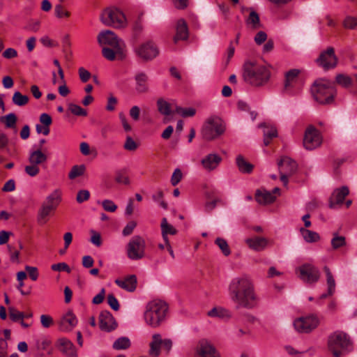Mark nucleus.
Returning a JSON list of instances; mask_svg holds the SVG:
<instances>
[{
	"label": "nucleus",
	"instance_id": "10",
	"mask_svg": "<svg viewBox=\"0 0 357 357\" xmlns=\"http://www.w3.org/2000/svg\"><path fill=\"white\" fill-rule=\"evenodd\" d=\"M146 241L139 235L132 236L126 245L128 257L131 260H139L144 257Z\"/></svg>",
	"mask_w": 357,
	"mask_h": 357
},
{
	"label": "nucleus",
	"instance_id": "19",
	"mask_svg": "<svg viewBox=\"0 0 357 357\" xmlns=\"http://www.w3.org/2000/svg\"><path fill=\"white\" fill-rule=\"evenodd\" d=\"M197 357H219L215 348L205 340H201L197 347Z\"/></svg>",
	"mask_w": 357,
	"mask_h": 357
},
{
	"label": "nucleus",
	"instance_id": "37",
	"mask_svg": "<svg viewBox=\"0 0 357 357\" xmlns=\"http://www.w3.org/2000/svg\"><path fill=\"white\" fill-rule=\"evenodd\" d=\"M207 314L210 317H218V318H229L231 317V313L228 310L218 307H213L207 312Z\"/></svg>",
	"mask_w": 357,
	"mask_h": 357
},
{
	"label": "nucleus",
	"instance_id": "15",
	"mask_svg": "<svg viewBox=\"0 0 357 357\" xmlns=\"http://www.w3.org/2000/svg\"><path fill=\"white\" fill-rule=\"evenodd\" d=\"M135 52L143 60L149 61L159 54V50L154 42L148 40L141 44L136 49Z\"/></svg>",
	"mask_w": 357,
	"mask_h": 357
},
{
	"label": "nucleus",
	"instance_id": "29",
	"mask_svg": "<svg viewBox=\"0 0 357 357\" xmlns=\"http://www.w3.org/2000/svg\"><path fill=\"white\" fill-rule=\"evenodd\" d=\"M259 128H264V144L265 146H268L270 144L271 140L273 137H277V130L274 126L266 123L259 124Z\"/></svg>",
	"mask_w": 357,
	"mask_h": 357
},
{
	"label": "nucleus",
	"instance_id": "33",
	"mask_svg": "<svg viewBox=\"0 0 357 357\" xmlns=\"http://www.w3.org/2000/svg\"><path fill=\"white\" fill-rule=\"evenodd\" d=\"M236 165L239 171L244 174H249L253 169V165L249 162L246 161L245 158L239 155L236 159Z\"/></svg>",
	"mask_w": 357,
	"mask_h": 357
},
{
	"label": "nucleus",
	"instance_id": "61",
	"mask_svg": "<svg viewBox=\"0 0 357 357\" xmlns=\"http://www.w3.org/2000/svg\"><path fill=\"white\" fill-rule=\"evenodd\" d=\"M51 342L47 338H43L36 342V347L38 350H47Z\"/></svg>",
	"mask_w": 357,
	"mask_h": 357
},
{
	"label": "nucleus",
	"instance_id": "63",
	"mask_svg": "<svg viewBox=\"0 0 357 357\" xmlns=\"http://www.w3.org/2000/svg\"><path fill=\"white\" fill-rule=\"evenodd\" d=\"M344 26L345 28L354 29L356 26H357V18L347 17L344 20Z\"/></svg>",
	"mask_w": 357,
	"mask_h": 357
},
{
	"label": "nucleus",
	"instance_id": "55",
	"mask_svg": "<svg viewBox=\"0 0 357 357\" xmlns=\"http://www.w3.org/2000/svg\"><path fill=\"white\" fill-rule=\"evenodd\" d=\"M183 176L182 172L180 169L177 168L173 172L171 177V183L172 185H176L181 180Z\"/></svg>",
	"mask_w": 357,
	"mask_h": 357
},
{
	"label": "nucleus",
	"instance_id": "8",
	"mask_svg": "<svg viewBox=\"0 0 357 357\" xmlns=\"http://www.w3.org/2000/svg\"><path fill=\"white\" fill-rule=\"evenodd\" d=\"M225 126L218 118L208 119L202 128V137L206 140H213L224 133Z\"/></svg>",
	"mask_w": 357,
	"mask_h": 357
},
{
	"label": "nucleus",
	"instance_id": "25",
	"mask_svg": "<svg viewBox=\"0 0 357 357\" xmlns=\"http://www.w3.org/2000/svg\"><path fill=\"white\" fill-rule=\"evenodd\" d=\"M103 47L102 50V54L103 56L109 61H113L116 58L119 59H123L125 57V47H121L119 50V47Z\"/></svg>",
	"mask_w": 357,
	"mask_h": 357
},
{
	"label": "nucleus",
	"instance_id": "49",
	"mask_svg": "<svg viewBox=\"0 0 357 357\" xmlns=\"http://www.w3.org/2000/svg\"><path fill=\"white\" fill-rule=\"evenodd\" d=\"M175 112L183 117L193 116L196 113L195 109L192 107L183 108L176 107Z\"/></svg>",
	"mask_w": 357,
	"mask_h": 357
},
{
	"label": "nucleus",
	"instance_id": "16",
	"mask_svg": "<svg viewBox=\"0 0 357 357\" xmlns=\"http://www.w3.org/2000/svg\"><path fill=\"white\" fill-rule=\"evenodd\" d=\"M98 42L100 45H108L110 47H126L124 42L118 38L114 32L110 30H105L98 35Z\"/></svg>",
	"mask_w": 357,
	"mask_h": 357
},
{
	"label": "nucleus",
	"instance_id": "35",
	"mask_svg": "<svg viewBox=\"0 0 357 357\" xmlns=\"http://www.w3.org/2000/svg\"><path fill=\"white\" fill-rule=\"evenodd\" d=\"M300 231L304 240L307 243H315L319 241L320 236L316 232L305 228H301Z\"/></svg>",
	"mask_w": 357,
	"mask_h": 357
},
{
	"label": "nucleus",
	"instance_id": "31",
	"mask_svg": "<svg viewBox=\"0 0 357 357\" xmlns=\"http://www.w3.org/2000/svg\"><path fill=\"white\" fill-rule=\"evenodd\" d=\"M47 155L43 153L40 149L31 151L29 156V162L38 166L39 165L46 162Z\"/></svg>",
	"mask_w": 357,
	"mask_h": 357
},
{
	"label": "nucleus",
	"instance_id": "11",
	"mask_svg": "<svg viewBox=\"0 0 357 357\" xmlns=\"http://www.w3.org/2000/svg\"><path fill=\"white\" fill-rule=\"evenodd\" d=\"M149 354L151 357H158L160 354V349L162 348L168 354L172 347V341L170 339H162L159 333L152 335L151 341L149 343Z\"/></svg>",
	"mask_w": 357,
	"mask_h": 357
},
{
	"label": "nucleus",
	"instance_id": "36",
	"mask_svg": "<svg viewBox=\"0 0 357 357\" xmlns=\"http://www.w3.org/2000/svg\"><path fill=\"white\" fill-rule=\"evenodd\" d=\"M157 106L159 112L166 116L174 114L172 110L171 104L162 98H160L157 101Z\"/></svg>",
	"mask_w": 357,
	"mask_h": 357
},
{
	"label": "nucleus",
	"instance_id": "57",
	"mask_svg": "<svg viewBox=\"0 0 357 357\" xmlns=\"http://www.w3.org/2000/svg\"><path fill=\"white\" fill-rule=\"evenodd\" d=\"M24 171L28 175L33 177L38 174L40 169L38 166L30 164L29 165H26L25 167Z\"/></svg>",
	"mask_w": 357,
	"mask_h": 357
},
{
	"label": "nucleus",
	"instance_id": "17",
	"mask_svg": "<svg viewBox=\"0 0 357 357\" xmlns=\"http://www.w3.org/2000/svg\"><path fill=\"white\" fill-rule=\"evenodd\" d=\"M317 63L325 70L334 68L337 63V58L335 54L334 49L329 47L326 51L321 52L317 59Z\"/></svg>",
	"mask_w": 357,
	"mask_h": 357
},
{
	"label": "nucleus",
	"instance_id": "62",
	"mask_svg": "<svg viewBox=\"0 0 357 357\" xmlns=\"http://www.w3.org/2000/svg\"><path fill=\"white\" fill-rule=\"evenodd\" d=\"M136 226L137 223L135 221H130L123 229V235L125 236L130 235L132 233L135 228L136 227Z\"/></svg>",
	"mask_w": 357,
	"mask_h": 357
},
{
	"label": "nucleus",
	"instance_id": "5",
	"mask_svg": "<svg viewBox=\"0 0 357 357\" xmlns=\"http://www.w3.org/2000/svg\"><path fill=\"white\" fill-rule=\"evenodd\" d=\"M328 347L334 357H340L353 349L349 337L342 331H335L328 337Z\"/></svg>",
	"mask_w": 357,
	"mask_h": 357
},
{
	"label": "nucleus",
	"instance_id": "32",
	"mask_svg": "<svg viewBox=\"0 0 357 357\" xmlns=\"http://www.w3.org/2000/svg\"><path fill=\"white\" fill-rule=\"evenodd\" d=\"M246 26L248 29L256 30L261 26L259 16L254 10L250 13L248 17L245 20Z\"/></svg>",
	"mask_w": 357,
	"mask_h": 357
},
{
	"label": "nucleus",
	"instance_id": "58",
	"mask_svg": "<svg viewBox=\"0 0 357 357\" xmlns=\"http://www.w3.org/2000/svg\"><path fill=\"white\" fill-rule=\"evenodd\" d=\"M91 239H90L91 243L97 247H100L102 244L100 234L94 230L91 231Z\"/></svg>",
	"mask_w": 357,
	"mask_h": 357
},
{
	"label": "nucleus",
	"instance_id": "40",
	"mask_svg": "<svg viewBox=\"0 0 357 357\" xmlns=\"http://www.w3.org/2000/svg\"><path fill=\"white\" fill-rule=\"evenodd\" d=\"M130 345L131 342L128 337H121L114 342L112 347L116 350H123L128 349Z\"/></svg>",
	"mask_w": 357,
	"mask_h": 357
},
{
	"label": "nucleus",
	"instance_id": "64",
	"mask_svg": "<svg viewBox=\"0 0 357 357\" xmlns=\"http://www.w3.org/2000/svg\"><path fill=\"white\" fill-rule=\"evenodd\" d=\"M78 73L79 78L83 82H86L91 77V73L82 67L79 68Z\"/></svg>",
	"mask_w": 357,
	"mask_h": 357
},
{
	"label": "nucleus",
	"instance_id": "21",
	"mask_svg": "<svg viewBox=\"0 0 357 357\" xmlns=\"http://www.w3.org/2000/svg\"><path fill=\"white\" fill-rule=\"evenodd\" d=\"M99 326L102 331L109 332L116 328V323L109 311H102L99 316Z\"/></svg>",
	"mask_w": 357,
	"mask_h": 357
},
{
	"label": "nucleus",
	"instance_id": "28",
	"mask_svg": "<svg viewBox=\"0 0 357 357\" xmlns=\"http://www.w3.org/2000/svg\"><path fill=\"white\" fill-rule=\"evenodd\" d=\"M135 80L136 83L135 89L138 93H144L149 91V77L145 73H137L135 76Z\"/></svg>",
	"mask_w": 357,
	"mask_h": 357
},
{
	"label": "nucleus",
	"instance_id": "50",
	"mask_svg": "<svg viewBox=\"0 0 357 357\" xmlns=\"http://www.w3.org/2000/svg\"><path fill=\"white\" fill-rule=\"evenodd\" d=\"M9 316L12 321H17L19 320H22L24 318V314L16 310L13 307H10L8 308Z\"/></svg>",
	"mask_w": 357,
	"mask_h": 357
},
{
	"label": "nucleus",
	"instance_id": "3",
	"mask_svg": "<svg viewBox=\"0 0 357 357\" xmlns=\"http://www.w3.org/2000/svg\"><path fill=\"white\" fill-rule=\"evenodd\" d=\"M168 310L167 305L160 300L149 302L144 313L146 324L152 328H157L165 321Z\"/></svg>",
	"mask_w": 357,
	"mask_h": 357
},
{
	"label": "nucleus",
	"instance_id": "38",
	"mask_svg": "<svg viewBox=\"0 0 357 357\" xmlns=\"http://www.w3.org/2000/svg\"><path fill=\"white\" fill-rule=\"evenodd\" d=\"M324 270L326 276V283L328 289V294L333 295L335 291V279L333 278L332 273L331 272L330 268L328 266H324Z\"/></svg>",
	"mask_w": 357,
	"mask_h": 357
},
{
	"label": "nucleus",
	"instance_id": "24",
	"mask_svg": "<svg viewBox=\"0 0 357 357\" xmlns=\"http://www.w3.org/2000/svg\"><path fill=\"white\" fill-rule=\"evenodd\" d=\"M349 192L348 188L344 186L334 190L330 198V208H335L337 205L342 204Z\"/></svg>",
	"mask_w": 357,
	"mask_h": 357
},
{
	"label": "nucleus",
	"instance_id": "48",
	"mask_svg": "<svg viewBox=\"0 0 357 357\" xmlns=\"http://www.w3.org/2000/svg\"><path fill=\"white\" fill-rule=\"evenodd\" d=\"M336 82L344 87H348L349 86L351 83L352 80L348 75H343V74H339L336 76L335 78Z\"/></svg>",
	"mask_w": 357,
	"mask_h": 357
},
{
	"label": "nucleus",
	"instance_id": "42",
	"mask_svg": "<svg viewBox=\"0 0 357 357\" xmlns=\"http://www.w3.org/2000/svg\"><path fill=\"white\" fill-rule=\"evenodd\" d=\"M17 120V116L14 113H9L1 119V121L4 123L6 127L8 128H15Z\"/></svg>",
	"mask_w": 357,
	"mask_h": 357
},
{
	"label": "nucleus",
	"instance_id": "1",
	"mask_svg": "<svg viewBox=\"0 0 357 357\" xmlns=\"http://www.w3.org/2000/svg\"><path fill=\"white\" fill-rule=\"evenodd\" d=\"M229 295L237 308L253 309L259 303L254 282L248 275H241L234 278L229 284Z\"/></svg>",
	"mask_w": 357,
	"mask_h": 357
},
{
	"label": "nucleus",
	"instance_id": "27",
	"mask_svg": "<svg viewBox=\"0 0 357 357\" xmlns=\"http://www.w3.org/2000/svg\"><path fill=\"white\" fill-rule=\"evenodd\" d=\"M188 38V29L187 24L183 19H180L177 22L176 28V35L174 37V43L179 40H185Z\"/></svg>",
	"mask_w": 357,
	"mask_h": 357
},
{
	"label": "nucleus",
	"instance_id": "6",
	"mask_svg": "<svg viewBox=\"0 0 357 357\" xmlns=\"http://www.w3.org/2000/svg\"><path fill=\"white\" fill-rule=\"evenodd\" d=\"M61 201V192L55 190L50 194L43 202L38 214V222L40 224L47 222V217L54 211Z\"/></svg>",
	"mask_w": 357,
	"mask_h": 357
},
{
	"label": "nucleus",
	"instance_id": "39",
	"mask_svg": "<svg viewBox=\"0 0 357 357\" xmlns=\"http://www.w3.org/2000/svg\"><path fill=\"white\" fill-rule=\"evenodd\" d=\"M29 98L22 94L20 91H15L12 97V102L15 105L23 107L28 104Z\"/></svg>",
	"mask_w": 357,
	"mask_h": 357
},
{
	"label": "nucleus",
	"instance_id": "20",
	"mask_svg": "<svg viewBox=\"0 0 357 357\" xmlns=\"http://www.w3.org/2000/svg\"><path fill=\"white\" fill-rule=\"evenodd\" d=\"M77 324V319L71 310H68L59 322V330L63 332L70 331Z\"/></svg>",
	"mask_w": 357,
	"mask_h": 357
},
{
	"label": "nucleus",
	"instance_id": "22",
	"mask_svg": "<svg viewBox=\"0 0 357 357\" xmlns=\"http://www.w3.org/2000/svg\"><path fill=\"white\" fill-rule=\"evenodd\" d=\"M58 349L68 357H77V351L71 341L66 338H60L57 341Z\"/></svg>",
	"mask_w": 357,
	"mask_h": 357
},
{
	"label": "nucleus",
	"instance_id": "14",
	"mask_svg": "<svg viewBox=\"0 0 357 357\" xmlns=\"http://www.w3.org/2000/svg\"><path fill=\"white\" fill-rule=\"evenodd\" d=\"M319 324L318 317L315 315L303 317L294 321L295 329L299 333H310L317 327Z\"/></svg>",
	"mask_w": 357,
	"mask_h": 357
},
{
	"label": "nucleus",
	"instance_id": "60",
	"mask_svg": "<svg viewBox=\"0 0 357 357\" xmlns=\"http://www.w3.org/2000/svg\"><path fill=\"white\" fill-rule=\"evenodd\" d=\"M107 303L111 308L115 311L119 310V303L116 298L113 294H109L107 296Z\"/></svg>",
	"mask_w": 357,
	"mask_h": 357
},
{
	"label": "nucleus",
	"instance_id": "47",
	"mask_svg": "<svg viewBox=\"0 0 357 357\" xmlns=\"http://www.w3.org/2000/svg\"><path fill=\"white\" fill-rule=\"evenodd\" d=\"M85 171L84 165H75L72 167L69 172L68 177L70 179H75V178L84 174Z\"/></svg>",
	"mask_w": 357,
	"mask_h": 357
},
{
	"label": "nucleus",
	"instance_id": "9",
	"mask_svg": "<svg viewBox=\"0 0 357 357\" xmlns=\"http://www.w3.org/2000/svg\"><path fill=\"white\" fill-rule=\"evenodd\" d=\"M298 278L305 284L313 285L320 279L319 269L314 264L305 263L296 268Z\"/></svg>",
	"mask_w": 357,
	"mask_h": 357
},
{
	"label": "nucleus",
	"instance_id": "45",
	"mask_svg": "<svg viewBox=\"0 0 357 357\" xmlns=\"http://www.w3.org/2000/svg\"><path fill=\"white\" fill-rule=\"evenodd\" d=\"M215 243L221 250L222 252L225 256H229L231 254V250L229 249V245L224 238H217Z\"/></svg>",
	"mask_w": 357,
	"mask_h": 357
},
{
	"label": "nucleus",
	"instance_id": "34",
	"mask_svg": "<svg viewBox=\"0 0 357 357\" xmlns=\"http://www.w3.org/2000/svg\"><path fill=\"white\" fill-rule=\"evenodd\" d=\"M161 230L165 243H167V241H169L167 234L174 235L176 234V229L167 222L165 218H163L162 220Z\"/></svg>",
	"mask_w": 357,
	"mask_h": 357
},
{
	"label": "nucleus",
	"instance_id": "30",
	"mask_svg": "<svg viewBox=\"0 0 357 357\" xmlns=\"http://www.w3.org/2000/svg\"><path fill=\"white\" fill-rule=\"evenodd\" d=\"M276 197L267 190H257L255 195L256 201L260 204H268L273 202Z\"/></svg>",
	"mask_w": 357,
	"mask_h": 357
},
{
	"label": "nucleus",
	"instance_id": "2",
	"mask_svg": "<svg viewBox=\"0 0 357 357\" xmlns=\"http://www.w3.org/2000/svg\"><path fill=\"white\" fill-rule=\"evenodd\" d=\"M243 77L254 86H261L270 79L271 71L264 65L248 62L244 65Z\"/></svg>",
	"mask_w": 357,
	"mask_h": 357
},
{
	"label": "nucleus",
	"instance_id": "44",
	"mask_svg": "<svg viewBox=\"0 0 357 357\" xmlns=\"http://www.w3.org/2000/svg\"><path fill=\"white\" fill-rule=\"evenodd\" d=\"M54 15L59 19L68 18L70 16V13L59 3L54 6Z\"/></svg>",
	"mask_w": 357,
	"mask_h": 357
},
{
	"label": "nucleus",
	"instance_id": "12",
	"mask_svg": "<svg viewBox=\"0 0 357 357\" xmlns=\"http://www.w3.org/2000/svg\"><path fill=\"white\" fill-rule=\"evenodd\" d=\"M280 174V180L284 186L288 184V178L297 169L296 162L289 157H282L278 163Z\"/></svg>",
	"mask_w": 357,
	"mask_h": 357
},
{
	"label": "nucleus",
	"instance_id": "23",
	"mask_svg": "<svg viewBox=\"0 0 357 357\" xmlns=\"http://www.w3.org/2000/svg\"><path fill=\"white\" fill-rule=\"evenodd\" d=\"M248 246L257 252H260L266 249L268 246L269 241L264 237L254 236L245 239Z\"/></svg>",
	"mask_w": 357,
	"mask_h": 357
},
{
	"label": "nucleus",
	"instance_id": "54",
	"mask_svg": "<svg viewBox=\"0 0 357 357\" xmlns=\"http://www.w3.org/2000/svg\"><path fill=\"white\" fill-rule=\"evenodd\" d=\"M51 268L52 271H66L67 273H70L71 270L68 265L65 262L58 263V264H54L51 266Z\"/></svg>",
	"mask_w": 357,
	"mask_h": 357
},
{
	"label": "nucleus",
	"instance_id": "41",
	"mask_svg": "<svg viewBox=\"0 0 357 357\" xmlns=\"http://www.w3.org/2000/svg\"><path fill=\"white\" fill-rule=\"evenodd\" d=\"M300 71L297 69H291L285 74L284 86L286 89L289 88L292 83H294L299 75Z\"/></svg>",
	"mask_w": 357,
	"mask_h": 357
},
{
	"label": "nucleus",
	"instance_id": "43",
	"mask_svg": "<svg viewBox=\"0 0 357 357\" xmlns=\"http://www.w3.org/2000/svg\"><path fill=\"white\" fill-rule=\"evenodd\" d=\"M346 245V239L343 236H340L337 233L333 234V237L331 239V245L333 249L337 250L342 248Z\"/></svg>",
	"mask_w": 357,
	"mask_h": 357
},
{
	"label": "nucleus",
	"instance_id": "46",
	"mask_svg": "<svg viewBox=\"0 0 357 357\" xmlns=\"http://www.w3.org/2000/svg\"><path fill=\"white\" fill-rule=\"evenodd\" d=\"M68 107V110L74 115L80 116H86L87 115L86 111L78 105L70 103Z\"/></svg>",
	"mask_w": 357,
	"mask_h": 357
},
{
	"label": "nucleus",
	"instance_id": "13",
	"mask_svg": "<svg viewBox=\"0 0 357 357\" xmlns=\"http://www.w3.org/2000/svg\"><path fill=\"white\" fill-rule=\"evenodd\" d=\"M322 143V137L313 126H308L305 132L303 146L307 150H313Z\"/></svg>",
	"mask_w": 357,
	"mask_h": 357
},
{
	"label": "nucleus",
	"instance_id": "7",
	"mask_svg": "<svg viewBox=\"0 0 357 357\" xmlns=\"http://www.w3.org/2000/svg\"><path fill=\"white\" fill-rule=\"evenodd\" d=\"M100 20L105 26L116 29L125 28L128 24L124 13L118 8L105 9L100 15Z\"/></svg>",
	"mask_w": 357,
	"mask_h": 357
},
{
	"label": "nucleus",
	"instance_id": "18",
	"mask_svg": "<svg viewBox=\"0 0 357 357\" xmlns=\"http://www.w3.org/2000/svg\"><path fill=\"white\" fill-rule=\"evenodd\" d=\"M222 157L215 153H211L204 156L200 162L203 169L207 172L215 170L222 162Z\"/></svg>",
	"mask_w": 357,
	"mask_h": 357
},
{
	"label": "nucleus",
	"instance_id": "52",
	"mask_svg": "<svg viewBox=\"0 0 357 357\" xmlns=\"http://www.w3.org/2000/svg\"><path fill=\"white\" fill-rule=\"evenodd\" d=\"M102 208L105 211L113 213L117 209V206L110 199H105L102 202Z\"/></svg>",
	"mask_w": 357,
	"mask_h": 357
},
{
	"label": "nucleus",
	"instance_id": "4",
	"mask_svg": "<svg viewBox=\"0 0 357 357\" xmlns=\"http://www.w3.org/2000/svg\"><path fill=\"white\" fill-rule=\"evenodd\" d=\"M314 100L320 104H329L333 102L336 90L333 82L320 79L317 80L311 88Z\"/></svg>",
	"mask_w": 357,
	"mask_h": 357
},
{
	"label": "nucleus",
	"instance_id": "59",
	"mask_svg": "<svg viewBox=\"0 0 357 357\" xmlns=\"http://www.w3.org/2000/svg\"><path fill=\"white\" fill-rule=\"evenodd\" d=\"M25 270L28 272L29 276L33 281L37 280L39 273L36 267L26 266Z\"/></svg>",
	"mask_w": 357,
	"mask_h": 357
},
{
	"label": "nucleus",
	"instance_id": "56",
	"mask_svg": "<svg viewBox=\"0 0 357 357\" xmlns=\"http://www.w3.org/2000/svg\"><path fill=\"white\" fill-rule=\"evenodd\" d=\"M90 197V192L87 190H81L77 192L76 200L78 203L87 201Z\"/></svg>",
	"mask_w": 357,
	"mask_h": 357
},
{
	"label": "nucleus",
	"instance_id": "26",
	"mask_svg": "<svg viewBox=\"0 0 357 357\" xmlns=\"http://www.w3.org/2000/svg\"><path fill=\"white\" fill-rule=\"evenodd\" d=\"M115 283L121 289L133 292L137 288V280L135 275H130L123 279L115 280Z\"/></svg>",
	"mask_w": 357,
	"mask_h": 357
},
{
	"label": "nucleus",
	"instance_id": "51",
	"mask_svg": "<svg viewBox=\"0 0 357 357\" xmlns=\"http://www.w3.org/2000/svg\"><path fill=\"white\" fill-rule=\"evenodd\" d=\"M137 147L138 146L134 139L130 136H127L123 148L127 151H135Z\"/></svg>",
	"mask_w": 357,
	"mask_h": 357
},
{
	"label": "nucleus",
	"instance_id": "53",
	"mask_svg": "<svg viewBox=\"0 0 357 357\" xmlns=\"http://www.w3.org/2000/svg\"><path fill=\"white\" fill-rule=\"evenodd\" d=\"M152 199L154 202L158 203L162 208H167V204L163 200V193L162 191H158L153 195Z\"/></svg>",
	"mask_w": 357,
	"mask_h": 357
}]
</instances>
